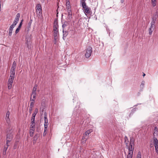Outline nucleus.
<instances>
[{"mask_svg":"<svg viewBox=\"0 0 158 158\" xmlns=\"http://www.w3.org/2000/svg\"><path fill=\"white\" fill-rule=\"evenodd\" d=\"M134 143L133 139H131L129 146L128 148V153L127 158H132L134 149Z\"/></svg>","mask_w":158,"mask_h":158,"instance_id":"nucleus-1","label":"nucleus"},{"mask_svg":"<svg viewBox=\"0 0 158 158\" xmlns=\"http://www.w3.org/2000/svg\"><path fill=\"white\" fill-rule=\"evenodd\" d=\"M15 77V76L10 75L8 83V87L9 89H10L12 88V84L13 83Z\"/></svg>","mask_w":158,"mask_h":158,"instance_id":"nucleus-2","label":"nucleus"},{"mask_svg":"<svg viewBox=\"0 0 158 158\" xmlns=\"http://www.w3.org/2000/svg\"><path fill=\"white\" fill-rule=\"evenodd\" d=\"M92 48L91 46L88 47L86 49L85 56L87 58H89L91 55Z\"/></svg>","mask_w":158,"mask_h":158,"instance_id":"nucleus-3","label":"nucleus"},{"mask_svg":"<svg viewBox=\"0 0 158 158\" xmlns=\"http://www.w3.org/2000/svg\"><path fill=\"white\" fill-rule=\"evenodd\" d=\"M92 131V130L90 129L87 131L84 134V136L82 138V140H83V141L84 143H85V142L87 139L86 138L87 136H88L89 134Z\"/></svg>","mask_w":158,"mask_h":158,"instance_id":"nucleus-4","label":"nucleus"},{"mask_svg":"<svg viewBox=\"0 0 158 158\" xmlns=\"http://www.w3.org/2000/svg\"><path fill=\"white\" fill-rule=\"evenodd\" d=\"M14 134V129L11 128V129L9 130L7 134V139L11 140L13 138Z\"/></svg>","mask_w":158,"mask_h":158,"instance_id":"nucleus-5","label":"nucleus"},{"mask_svg":"<svg viewBox=\"0 0 158 158\" xmlns=\"http://www.w3.org/2000/svg\"><path fill=\"white\" fill-rule=\"evenodd\" d=\"M36 12L37 15L40 16L42 13V7L40 4H37L36 6Z\"/></svg>","mask_w":158,"mask_h":158,"instance_id":"nucleus-6","label":"nucleus"},{"mask_svg":"<svg viewBox=\"0 0 158 158\" xmlns=\"http://www.w3.org/2000/svg\"><path fill=\"white\" fill-rule=\"evenodd\" d=\"M20 16V15L19 13H18L16 16V17L12 25L11 26H13L14 27L16 25V24L18 23L19 18Z\"/></svg>","mask_w":158,"mask_h":158,"instance_id":"nucleus-7","label":"nucleus"},{"mask_svg":"<svg viewBox=\"0 0 158 158\" xmlns=\"http://www.w3.org/2000/svg\"><path fill=\"white\" fill-rule=\"evenodd\" d=\"M84 9V12L85 13L90 14L91 12L90 8L88 7L86 5L82 7Z\"/></svg>","mask_w":158,"mask_h":158,"instance_id":"nucleus-8","label":"nucleus"},{"mask_svg":"<svg viewBox=\"0 0 158 158\" xmlns=\"http://www.w3.org/2000/svg\"><path fill=\"white\" fill-rule=\"evenodd\" d=\"M44 128H45L46 129H47L48 127V120L47 118V116L46 114H44Z\"/></svg>","mask_w":158,"mask_h":158,"instance_id":"nucleus-9","label":"nucleus"},{"mask_svg":"<svg viewBox=\"0 0 158 158\" xmlns=\"http://www.w3.org/2000/svg\"><path fill=\"white\" fill-rule=\"evenodd\" d=\"M10 112L7 111L6 114V119L7 123H10V120L9 118Z\"/></svg>","mask_w":158,"mask_h":158,"instance_id":"nucleus-10","label":"nucleus"},{"mask_svg":"<svg viewBox=\"0 0 158 158\" xmlns=\"http://www.w3.org/2000/svg\"><path fill=\"white\" fill-rule=\"evenodd\" d=\"M35 118H31V123L30 128H34L35 126Z\"/></svg>","mask_w":158,"mask_h":158,"instance_id":"nucleus-11","label":"nucleus"},{"mask_svg":"<svg viewBox=\"0 0 158 158\" xmlns=\"http://www.w3.org/2000/svg\"><path fill=\"white\" fill-rule=\"evenodd\" d=\"M54 38L56 39H58L59 36V33L58 31H53Z\"/></svg>","mask_w":158,"mask_h":158,"instance_id":"nucleus-12","label":"nucleus"},{"mask_svg":"<svg viewBox=\"0 0 158 158\" xmlns=\"http://www.w3.org/2000/svg\"><path fill=\"white\" fill-rule=\"evenodd\" d=\"M153 143L155 147L158 146V141L157 138L155 137L153 138Z\"/></svg>","mask_w":158,"mask_h":158,"instance_id":"nucleus-13","label":"nucleus"},{"mask_svg":"<svg viewBox=\"0 0 158 158\" xmlns=\"http://www.w3.org/2000/svg\"><path fill=\"white\" fill-rule=\"evenodd\" d=\"M154 28L155 27L153 26L152 25H151L150 27L149 30V33L150 35H151L152 34V32L154 30Z\"/></svg>","mask_w":158,"mask_h":158,"instance_id":"nucleus-14","label":"nucleus"},{"mask_svg":"<svg viewBox=\"0 0 158 158\" xmlns=\"http://www.w3.org/2000/svg\"><path fill=\"white\" fill-rule=\"evenodd\" d=\"M124 140H125V145H126V146L127 147V148H128L129 146L128 145V144L129 143V140H128V139L127 137L126 136H125V137L124 138Z\"/></svg>","mask_w":158,"mask_h":158,"instance_id":"nucleus-15","label":"nucleus"},{"mask_svg":"<svg viewBox=\"0 0 158 158\" xmlns=\"http://www.w3.org/2000/svg\"><path fill=\"white\" fill-rule=\"evenodd\" d=\"M63 39L64 40L65 38L67 36V35H68V31H64V29H63Z\"/></svg>","mask_w":158,"mask_h":158,"instance_id":"nucleus-16","label":"nucleus"},{"mask_svg":"<svg viewBox=\"0 0 158 158\" xmlns=\"http://www.w3.org/2000/svg\"><path fill=\"white\" fill-rule=\"evenodd\" d=\"M38 109L37 108H36L35 109V110L34 111V113L32 114V117L31 118L35 119V116L36 114L38 112Z\"/></svg>","mask_w":158,"mask_h":158,"instance_id":"nucleus-17","label":"nucleus"},{"mask_svg":"<svg viewBox=\"0 0 158 158\" xmlns=\"http://www.w3.org/2000/svg\"><path fill=\"white\" fill-rule=\"evenodd\" d=\"M37 85H35L33 87L32 94H36V89H37Z\"/></svg>","mask_w":158,"mask_h":158,"instance_id":"nucleus-18","label":"nucleus"},{"mask_svg":"<svg viewBox=\"0 0 158 158\" xmlns=\"http://www.w3.org/2000/svg\"><path fill=\"white\" fill-rule=\"evenodd\" d=\"M14 27L13 26H10L9 29V36H11L13 29Z\"/></svg>","mask_w":158,"mask_h":158,"instance_id":"nucleus-19","label":"nucleus"},{"mask_svg":"<svg viewBox=\"0 0 158 158\" xmlns=\"http://www.w3.org/2000/svg\"><path fill=\"white\" fill-rule=\"evenodd\" d=\"M16 63L15 61H14L13 62V64H12V66L11 68V69H12V70H15V68H16Z\"/></svg>","mask_w":158,"mask_h":158,"instance_id":"nucleus-20","label":"nucleus"},{"mask_svg":"<svg viewBox=\"0 0 158 158\" xmlns=\"http://www.w3.org/2000/svg\"><path fill=\"white\" fill-rule=\"evenodd\" d=\"M86 0H80V4L82 5V7H84L86 5L85 1Z\"/></svg>","mask_w":158,"mask_h":158,"instance_id":"nucleus-21","label":"nucleus"},{"mask_svg":"<svg viewBox=\"0 0 158 158\" xmlns=\"http://www.w3.org/2000/svg\"><path fill=\"white\" fill-rule=\"evenodd\" d=\"M15 70H12V69H10V76H15Z\"/></svg>","mask_w":158,"mask_h":158,"instance_id":"nucleus-22","label":"nucleus"},{"mask_svg":"<svg viewBox=\"0 0 158 158\" xmlns=\"http://www.w3.org/2000/svg\"><path fill=\"white\" fill-rule=\"evenodd\" d=\"M30 100L31 101L30 103V107H33L34 103L35 102V100L34 99H31V98Z\"/></svg>","mask_w":158,"mask_h":158,"instance_id":"nucleus-23","label":"nucleus"},{"mask_svg":"<svg viewBox=\"0 0 158 158\" xmlns=\"http://www.w3.org/2000/svg\"><path fill=\"white\" fill-rule=\"evenodd\" d=\"M32 22V20L31 19L28 23V26H27L28 29L30 28H31Z\"/></svg>","mask_w":158,"mask_h":158,"instance_id":"nucleus-24","label":"nucleus"},{"mask_svg":"<svg viewBox=\"0 0 158 158\" xmlns=\"http://www.w3.org/2000/svg\"><path fill=\"white\" fill-rule=\"evenodd\" d=\"M66 9L68 11H71V6L70 5L66 6Z\"/></svg>","mask_w":158,"mask_h":158,"instance_id":"nucleus-25","label":"nucleus"},{"mask_svg":"<svg viewBox=\"0 0 158 158\" xmlns=\"http://www.w3.org/2000/svg\"><path fill=\"white\" fill-rule=\"evenodd\" d=\"M68 15L69 16V19L72 18V14L71 11H68Z\"/></svg>","mask_w":158,"mask_h":158,"instance_id":"nucleus-26","label":"nucleus"},{"mask_svg":"<svg viewBox=\"0 0 158 158\" xmlns=\"http://www.w3.org/2000/svg\"><path fill=\"white\" fill-rule=\"evenodd\" d=\"M153 6H155L156 5V0H151Z\"/></svg>","mask_w":158,"mask_h":158,"instance_id":"nucleus-27","label":"nucleus"},{"mask_svg":"<svg viewBox=\"0 0 158 158\" xmlns=\"http://www.w3.org/2000/svg\"><path fill=\"white\" fill-rule=\"evenodd\" d=\"M34 128H31L30 130V135L31 136V133H32V134L34 133Z\"/></svg>","mask_w":158,"mask_h":158,"instance_id":"nucleus-28","label":"nucleus"},{"mask_svg":"<svg viewBox=\"0 0 158 158\" xmlns=\"http://www.w3.org/2000/svg\"><path fill=\"white\" fill-rule=\"evenodd\" d=\"M144 84L145 81H142L140 85V87L142 88H143L144 87Z\"/></svg>","mask_w":158,"mask_h":158,"instance_id":"nucleus-29","label":"nucleus"},{"mask_svg":"<svg viewBox=\"0 0 158 158\" xmlns=\"http://www.w3.org/2000/svg\"><path fill=\"white\" fill-rule=\"evenodd\" d=\"M46 129L45 128H44V131L43 134V135L44 136H45L47 133V131L48 130V128H47V129Z\"/></svg>","mask_w":158,"mask_h":158,"instance_id":"nucleus-30","label":"nucleus"},{"mask_svg":"<svg viewBox=\"0 0 158 158\" xmlns=\"http://www.w3.org/2000/svg\"><path fill=\"white\" fill-rule=\"evenodd\" d=\"M137 158H141V153L140 152H139L137 155Z\"/></svg>","mask_w":158,"mask_h":158,"instance_id":"nucleus-31","label":"nucleus"},{"mask_svg":"<svg viewBox=\"0 0 158 158\" xmlns=\"http://www.w3.org/2000/svg\"><path fill=\"white\" fill-rule=\"evenodd\" d=\"M158 132V129L157 127H155L154 129V135L155 133L156 134Z\"/></svg>","mask_w":158,"mask_h":158,"instance_id":"nucleus-32","label":"nucleus"},{"mask_svg":"<svg viewBox=\"0 0 158 158\" xmlns=\"http://www.w3.org/2000/svg\"><path fill=\"white\" fill-rule=\"evenodd\" d=\"M66 6H67L68 5H70L69 0H66Z\"/></svg>","mask_w":158,"mask_h":158,"instance_id":"nucleus-33","label":"nucleus"},{"mask_svg":"<svg viewBox=\"0 0 158 158\" xmlns=\"http://www.w3.org/2000/svg\"><path fill=\"white\" fill-rule=\"evenodd\" d=\"M33 107H30L29 108V112L30 114H31L32 111L33 110Z\"/></svg>","mask_w":158,"mask_h":158,"instance_id":"nucleus-34","label":"nucleus"},{"mask_svg":"<svg viewBox=\"0 0 158 158\" xmlns=\"http://www.w3.org/2000/svg\"><path fill=\"white\" fill-rule=\"evenodd\" d=\"M11 141V140H10L7 139V141H6V144L7 146L8 147L9 145H8V144L10 142V141Z\"/></svg>","mask_w":158,"mask_h":158,"instance_id":"nucleus-35","label":"nucleus"},{"mask_svg":"<svg viewBox=\"0 0 158 158\" xmlns=\"http://www.w3.org/2000/svg\"><path fill=\"white\" fill-rule=\"evenodd\" d=\"M20 29V28H19L18 27V28L16 29L15 31V32L16 34H17L19 32Z\"/></svg>","mask_w":158,"mask_h":158,"instance_id":"nucleus-36","label":"nucleus"},{"mask_svg":"<svg viewBox=\"0 0 158 158\" xmlns=\"http://www.w3.org/2000/svg\"><path fill=\"white\" fill-rule=\"evenodd\" d=\"M155 22L154 21H152L151 23V25L155 27Z\"/></svg>","mask_w":158,"mask_h":158,"instance_id":"nucleus-37","label":"nucleus"},{"mask_svg":"<svg viewBox=\"0 0 158 158\" xmlns=\"http://www.w3.org/2000/svg\"><path fill=\"white\" fill-rule=\"evenodd\" d=\"M53 27H56L58 28V25L55 22L54 23Z\"/></svg>","mask_w":158,"mask_h":158,"instance_id":"nucleus-38","label":"nucleus"},{"mask_svg":"<svg viewBox=\"0 0 158 158\" xmlns=\"http://www.w3.org/2000/svg\"><path fill=\"white\" fill-rule=\"evenodd\" d=\"M58 39H56V38H54V40L53 41V43L54 44H56L57 42V40Z\"/></svg>","mask_w":158,"mask_h":158,"instance_id":"nucleus-39","label":"nucleus"},{"mask_svg":"<svg viewBox=\"0 0 158 158\" xmlns=\"http://www.w3.org/2000/svg\"><path fill=\"white\" fill-rule=\"evenodd\" d=\"M22 21H23V20H22V21L20 23L19 26H18V27L19 28H21L22 25V24H23V23H22Z\"/></svg>","mask_w":158,"mask_h":158,"instance_id":"nucleus-40","label":"nucleus"},{"mask_svg":"<svg viewBox=\"0 0 158 158\" xmlns=\"http://www.w3.org/2000/svg\"><path fill=\"white\" fill-rule=\"evenodd\" d=\"M58 31V27H53V31Z\"/></svg>","mask_w":158,"mask_h":158,"instance_id":"nucleus-41","label":"nucleus"},{"mask_svg":"<svg viewBox=\"0 0 158 158\" xmlns=\"http://www.w3.org/2000/svg\"><path fill=\"white\" fill-rule=\"evenodd\" d=\"M156 152L158 154V146L155 147Z\"/></svg>","mask_w":158,"mask_h":158,"instance_id":"nucleus-42","label":"nucleus"},{"mask_svg":"<svg viewBox=\"0 0 158 158\" xmlns=\"http://www.w3.org/2000/svg\"><path fill=\"white\" fill-rule=\"evenodd\" d=\"M8 147L7 146L6 147H5L3 149V151H4L5 152V153H6V151H7V150L8 148Z\"/></svg>","mask_w":158,"mask_h":158,"instance_id":"nucleus-43","label":"nucleus"},{"mask_svg":"<svg viewBox=\"0 0 158 158\" xmlns=\"http://www.w3.org/2000/svg\"><path fill=\"white\" fill-rule=\"evenodd\" d=\"M36 94H31V96L33 95V99H35L36 96Z\"/></svg>","mask_w":158,"mask_h":158,"instance_id":"nucleus-44","label":"nucleus"},{"mask_svg":"<svg viewBox=\"0 0 158 158\" xmlns=\"http://www.w3.org/2000/svg\"><path fill=\"white\" fill-rule=\"evenodd\" d=\"M67 25L66 24L64 23L62 25V27L63 28V29H64V27H65Z\"/></svg>","mask_w":158,"mask_h":158,"instance_id":"nucleus-45","label":"nucleus"},{"mask_svg":"<svg viewBox=\"0 0 158 158\" xmlns=\"http://www.w3.org/2000/svg\"><path fill=\"white\" fill-rule=\"evenodd\" d=\"M156 18H153L152 21H155H155H156Z\"/></svg>","mask_w":158,"mask_h":158,"instance_id":"nucleus-46","label":"nucleus"},{"mask_svg":"<svg viewBox=\"0 0 158 158\" xmlns=\"http://www.w3.org/2000/svg\"><path fill=\"white\" fill-rule=\"evenodd\" d=\"M40 0V1L42 2V3H44V1L45 0Z\"/></svg>","mask_w":158,"mask_h":158,"instance_id":"nucleus-47","label":"nucleus"},{"mask_svg":"<svg viewBox=\"0 0 158 158\" xmlns=\"http://www.w3.org/2000/svg\"><path fill=\"white\" fill-rule=\"evenodd\" d=\"M1 8V0H0V9Z\"/></svg>","mask_w":158,"mask_h":158,"instance_id":"nucleus-48","label":"nucleus"},{"mask_svg":"<svg viewBox=\"0 0 158 158\" xmlns=\"http://www.w3.org/2000/svg\"><path fill=\"white\" fill-rule=\"evenodd\" d=\"M124 0H121V2L123 3V2Z\"/></svg>","mask_w":158,"mask_h":158,"instance_id":"nucleus-49","label":"nucleus"},{"mask_svg":"<svg viewBox=\"0 0 158 158\" xmlns=\"http://www.w3.org/2000/svg\"><path fill=\"white\" fill-rule=\"evenodd\" d=\"M145 75V74L144 73L143 74V76H144Z\"/></svg>","mask_w":158,"mask_h":158,"instance_id":"nucleus-50","label":"nucleus"}]
</instances>
